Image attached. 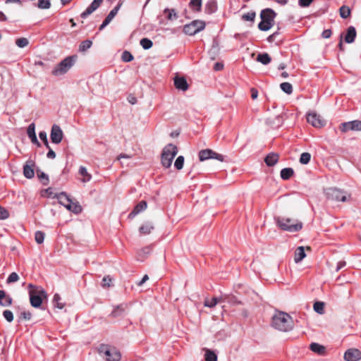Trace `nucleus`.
<instances>
[{
    "label": "nucleus",
    "instance_id": "1",
    "mask_svg": "<svg viewBox=\"0 0 361 361\" xmlns=\"http://www.w3.org/2000/svg\"><path fill=\"white\" fill-rule=\"evenodd\" d=\"M272 326L281 331H288L293 328V321L291 317L283 312H277L272 317Z\"/></svg>",
    "mask_w": 361,
    "mask_h": 361
},
{
    "label": "nucleus",
    "instance_id": "2",
    "mask_svg": "<svg viewBox=\"0 0 361 361\" xmlns=\"http://www.w3.org/2000/svg\"><path fill=\"white\" fill-rule=\"evenodd\" d=\"M29 297L31 305L37 308L42 305V299L47 297L44 289L41 286H35L30 283L28 285Z\"/></svg>",
    "mask_w": 361,
    "mask_h": 361
},
{
    "label": "nucleus",
    "instance_id": "3",
    "mask_svg": "<svg viewBox=\"0 0 361 361\" xmlns=\"http://www.w3.org/2000/svg\"><path fill=\"white\" fill-rule=\"evenodd\" d=\"M278 226L283 231L288 232H297L302 229V224L297 219L286 217H277L275 219Z\"/></svg>",
    "mask_w": 361,
    "mask_h": 361
},
{
    "label": "nucleus",
    "instance_id": "4",
    "mask_svg": "<svg viewBox=\"0 0 361 361\" xmlns=\"http://www.w3.org/2000/svg\"><path fill=\"white\" fill-rule=\"evenodd\" d=\"M98 352L106 361H119L121 357L118 350L107 345H101Z\"/></svg>",
    "mask_w": 361,
    "mask_h": 361
},
{
    "label": "nucleus",
    "instance_id": "5",
    "mask_svg": "<svg viewBox=\"0 0 361 361\" xmlns=\"http://www.w3.org/2000/svg\"><path fill=\"white\" fill-rule=\"evenodd\" d=\"M178 153V148L173 144L167 145L162 151L161 164L165 168H169L175 156Z\"/></svg>",
    "mask_w": 361,
    "mask_h": 361
},
{
    "label": "nucleus",
    "instance_id": "6",
    "mask_svg": "<svg viewBox=\"0 0 361 361\" xmlns=\"http://www.w3.org/2000/svg\"><path fill=\"white\" fill-rule=\"evenodd\" d=\"M75 59L73 56H68L57 64L52 70V74L55 76L63 75L66 73L74 65Z\"/></svg>",
    "mask_w": 361,
    "mask_h": 361
},
{
    "label": "nucleus",
    "instance_id": "7",
    "mask_svg": "<svg viewBox=\"0 0 361 361\" xmlns=\"http://www.w3.org/2000/svg\"><path fill=\"white\" fill-rule=\"evenodd\" d=\"M205 27V23L202 20H193L183 27V32L188 35H194L203 30Z\"/></svg>",
    "mask_w": 361,
    "mask_h": 361
},
{
    "label": "nucleus",
    "instance_id": "8",
    "mask_svg": "<svg viewBox=\"0 0 361 361\" xmlns=\"http://www.w3.org/2000/svg\"><path fill=\"white\" fill-rule=\"evenodd\" d=\"M326 195L329 200L335 201L345 202L348 196L342 190L337 188H328L326 190Z\"/></svg>",
    "mask_w": 361,
    "mask_h": 361
},
{
    "label": "nucleus",
    "instance_id": "9",
    "mask_svg": "<svg viewBox=\"0 0 361 361\" xmlns=\"http://www.w3.org/2000/svg\"><path fill=\"white\" fill-rule=\"evenodd\" d=\"M199 159L201 161H205L209 159H214L220 161H224V156L218 154L212 149H202L199 152Z\"/></svg>",
    "mask_w": 361,
    "mask_h": 361
},
{
    "label": "nucleus",
    "instance_id": "10",
    "mask_svg": "<svg viewBox=\"0 0 361 361\" xmlns=\"http://www.w3.org/2000/svg\"><path fill=\"white\" fill-rule=\"evenodd\" d=\"M340 130L343 133L349 130L360 131L361 130V121L355 120L352 121L342 123L340 126Z\"/></svg>",
    "mask_w": 361,
    "mask_h": 361
},
{
    "label": "nucleus",
    "instance_id": "11",
    "mask_svg": "<svg viewBox=\"0 0 361 361\" xmlns=\"http://www.w3.org/2000/svg\"><path fill=\"white\" fill-rule=\"evenodd\" d=\"M50 137L51 142L54 144H59L63 137V133L61 127L56 124H54L51 129Z\"/></svg>",
    "mask_w": 361,
    "mask_h": 361
},
{
    "label": "nucleus",
    "instance_id": "12",
    "mask_svg": "<svg viewBox=\"0 0 361 361\" xmlns=\"http://www.w3.org/2000/svg\"><path fill=\"white\" fill-rule=\"evenodd\" d=\"M345 361H358L361 360V351L357 348H350L344 353Z\"/></svg>",
    "mask_w": 361,
    "mask_h": 361
},
{
    "label": "nucleus",
    "instance_id": "13",
    "mask_svg": "<svg viewBox=\"0 0 361 361\" xmlns=\"http://www.w3.org/2000/svg\"><path fill=\"white\" fill-rule=\"evenodd\" d=\"M307 120L309 123L316 128H320L324 125V121L316 113H309L307 116Z\"/></svg>",
    "mask_w": 361,
    "mask_h": 361
},
{
    "label": "nucleus",
    "instance_id": "14",
    "mask_svg": "<svg viewBox=\"0 0 361 361\" xmlns=\"http://www.w3.org/2000/svg\"><path fill=\"white\" fill-rule=\"evenodd\" d=\"M35 161L32 159H29L26 161L23 166V174L27 178H32L35 176L34 167Z\"/></svg>",
    "mask_w": 361,
    "mask_h": 361
},
{
    "label": "nucleus",
    "instance_id": "15",
    "mask_svg": "<svg viewBox=\"0 0 361 361\" xmlns=\"http://www.w3.org/2000/svg\"><path fill=\"white\" fill-rule=\"evenodd\" d=\"M102 1L103 0H94L87 9L81 13V18H86L99 8Z\"/></svg>",
    "mask_w": 361,
    "mask_h": 361
},
{
    "label": "nucleus",
    "instance_id": "16",
    "mask_svg": "<svg viewBox=\"0 0 361 361\" xmlns=\"http://www.w3.org/2000/svg\"><path fill=\"white\" fill-rule=\"evenodd\" d=\"M174 85L176 89L183 92L188 89V84L184 77L176 76L174 78Z\"/></svg>",
    "mask_w": 361,
    "mask_h": 361
},
{
    "label": "nucleus",
    "instance_id": "17",
    "mask_svg": "<svg viewBox=\"0 0 361 361\" xmlns=\"http://www.w3.org/2000/svg\"><path fill=\"white\" fill-rule=\"evenodd\" d=\"M276 13L271 8H266L262 11L260 17L262 20H264L273 24Z\"/></svg>",
    "mask_w": 361,
    "mask_h": 361
},
{
    "label": "nucleus",
    "instance_id": "18",
    "mask_svg": "<svg viewBox=\"0 0 361 361\" xmlns=\"http://www.w3.org/2000/svg\"><path fill=\"white\" fill-rule=\"evenodd\" d=\"M147 208V202L145 201H140L133 209L129 214L130 217H134L141 212L145 210Z\"/></svg>",
    "mask_w": 361,
    "mask_h": 361
},
{
    "label": "nucleus",
    "instance_id": "19",
    "mask_svg": "<svg viewBox=\"0 0 361 361\" xmlns=\"http://www.w3.org/2000/svg\"><path fill=\"white\" fill-rule=\"evenodd\" d=\"M356 37V30L353 26H350L347 30V33L345 37V41L347 43H352L354 42Z\"/></svg>",
    "mask_w": 361,
    "mask_h": 361
},
{
    "label": "nucleus",
    "instance_id": "20",
    "mask_svg": "<svg viewBox=\"0 0 361 361\" xmlns=\"http://www.w3.org/2000/svg\"><path fill=\"white\" fill-rule=\"evenodd\" d=\"M306 257V254L305 252V249L302 246L298 247L295 252V257L294 261L295 263L300 262L305 257Z\"/></svg>",
    "mask_w": 361,
    "mask_h": 361
},
{
    "label": "nucleus",
    "instance_id": "21",
    "mask_svg": "<svg viewBox=\"0 0 361 361\" xmlns=\"http://www.w3.org/2000/svg\"><path fill=\"white\" fill-rule=\"evenodd\" d=\"M279 160V155L275 153H270L269 154L264 161L267 166H273L275 165Z\"/></svg>",
    "mask_w": 361,
    "mask_h": 361
},
{
    "label": "nucleus",
    "instance_id": "22",
    "mask_svg": "<svg viewBox=\"0 0 361 361\" xmlns=\"http://www.w3.org/2000/svg\"><path fill=\"white\" fill-rule=\"evenodd\" d=\"M12 302V298L10 296L6 295L4 290H0V305L1 306H9Z\"/></svg>",
    "mask_w": 361,
    "mask_h": 361
},
{
    "label": "nucleus",
    "instance_id": "23",
    "mask_svg": "<svg viewBox=\"0 0 361 361\" xmlns=\"http://www.w3.org/2000/svg\"><path fill=\"white\" fill-rule=\"evenodd\" d=\"M224 302L222 298H206L204 302V305L208 307H214L218 302Z\"/></svg>",
    "mask_w": 361,
    "mask_h": 361
},
{
    "label": "nucleus",
    "instance_id": "24",
    "mask_svg": "<svg viewBox=\"0 0 361 361\" xmlns=\"http://www.w3.org/2000/svg\"><path fill=\"white\" fill-rule=\"evenodd\" d=\"M66 208L75 214H79L82 211L81 206L78 202H74L72 200L68 203Z\"/></svg>",
    "mask_w": 361,
    "mask_h": 361
},
{
    "label": "nucleus",
    "instance_id": "25",
    "mask_svg": "<svg viewBox=\"0 0 361 361\" xmlns=\"http://www.w3.org/2000/svg\"><path fill=\"white\" fill-rule=\"evenodd\" d=\"M256 60L263 65H267L271 62V59L267 53H262L257 55Z\"/></svg>",
    "mask_w": 361,
    "mask_h": 361
},
{
    "label": "nucleus",
    "instance_id": "26",
    "mask_svg": "<svg viewBox=\"0 0 361 361\" xmlns=\"http://www.w3.org/2000/svg\"><path fill=\"white\" fill-rule=\"evenodd\" d=\"M126 307H127V305L125 304H121V305L116 306V307H114V310L112 311L111 315L114 317H117L121 316L123 314V312H125Z\"/></svg>",
    "mask_w": 361,
    "mask_h": 361
},
{
    "label": "nucleus",
    "instance_id": "27",
    "mask_svg": "<svg viewBox=\"0 0 361 361\" xmlns=\"http://www.w3.org/2000/svg\"><path fill=\"white\" fill-rule=\"evenodd\" d=\"M59 202L63 205L65 207L68 206V203L71 201V200L69 198V197L67 195L65 192H61L57 196Z\"/></svg>",
    "mask_w": 361,
    "mask_h": 361
},
{
    "label": "nucleus",
    "instance_id": "28",
    "mask_svg": "<svg viewBox=\"0 0 361 361\" xmlns=\"http://www.w3.org/2000/svg\"><path fill=\"white\" fill-rule=\"evenodd\" d=\"M164 13L166 15L168 20L172 21L178 18V14L174 9L165 8Z\"/></svg>",
    "mask_w": 361,
    "mask_h": 361
},
{
    "label": "nucleus",
    "instance_id": "29",
    "mask_svg": "<svg viewBox=\"0 0 361 361\" xmlns=\"http://www.w3.org/2000/svg\"><path fill=\"white\" fill-rule=\"evenodd\" d=\"M79 173L82 176H83V178L82 179V181L84 182V183L89 182L91 180V178H92L91 174H90L87 172V169L85 166H80V169H79Z\"/></svg>",
    "mask_w": 361,
    "mask_h": 361
},
{
    "label": "nucleus",
    "instance_id": "30",
    "mask_svg": "<svg viewBox=\"0 0 361 361\" xmlns=\"http://www.w3.org/2000/svg\"><path fill=\"white\" fill-rule=\"evenodd\" d=\"M294 173L293 169L284 168L281 171V178L283 180L289 179Z\"/></svg>",
    "mask_w": 361,
    "mask_h": 361
},
{
    "label": "nucleus",
    "instance_id": "31",
    "mask_svg": "<svg viewBox=\"0 0 361 361\" xmlns=\"http://www.w3.org/2000/svg\"><path fill=\"white\" fill-rule=\"evenodd\" d=\"M310 349L314 353H317L319 355H322L325 352V348L317 343H312L310 345Z\"/></svg>",
    "mask_w": 361,
    "mask_h": 361
},
{
    "label": "nucleus",
    "instance_id": "32",
    "mask_svg": "<svg viewBox=\"0 0 361 361\" xmlns=\"http://www.w3.org/2000/svg\"><path fill=\"white\" fill-rule=\"evenodd\" d=\"M154 229V226L150 223H146L140 226V233L143 235H147L151 233Z\"/></svg>",
    "mask_w": 361,
    "mask_h": 361
},
{
    "label": "nucleus",
    "instance_id": "33",
    "mask_svg": "<svg viewBox=\"0 0 361 361\" xmlns=\"http://www.w3.org/2000/svg\"><path fill=\"white\" fill-rule=\"evenodd\" d=\"M92 45V42L91 40H84L79 45V51L85 52L87 49L91 48Z\"/></svg>",
    "mask_w": 361,
    "mask_h": 361
},
{
    "label": "nucleus",
    "instance_id": "34",
    "mask_svg": "<svg viewBox=\"0 0 361 361\" xmlns=\"http://www.w3.org/2000/svg\"><path fill=\"white\" fill-rule=\"evenodd\" d=\"M204 359H205V361H216L217 355H216V353L214 351H212L209 349H206Z\"/></svg>",
    "mask_w": 361,
    "mask_h": 361
},
{
    "label": "nucleus",
    "instance_id": "35",
    "mask_svg": "<svg viewBox=\"0 0 361 361\" xmlns=\"http://www.w3.org/2000/svg\"><path fill=\"white\" fill-rule=\"evenodd\" d=\"M272 23L264 20H262L258 25V27L262 31H267L272 27Z\"/></svg>",
    "mask_w": 361,
    "mask_h": 361
},
{
    "label": "nucleus",
    "instance_id": "36",
    "mask_svg": "<svg viewBox=\"0 0 361 361\" xmlns=\"http://www.w3.org/2000/svg\"><path fill=\"white\" fill-rule=\"evenodd\" d=\"M140 44L144 49H149L153 45L152 41L148 38L142 39L140 42Z\"/></svg>",
    "mask_w": 361,
    "mask_h": 361
},
{
    "label": "nucleus",
    "instance_id": "37",
    "mask_svg": "<svg viewBox=\"0 0 361 361\" xmlns=\"http://www.w3.org/2000/svg\"><path fill=\"white\" fill-rule=\"evenodd\" d=\"M281 89L286 94H290L293 92L292 85L289 82H282L280 85Z\"/></svg>",
    "mask_w": 361,
    "mask_h": 361
},
{
    "label": "nucleus",
    "instance_id": "38",
    "mask_svg": "<svg viewBox=\"0 0 361 361\" xmlns=\"http://www.w3.org/2000/svg\"><path fill=\"white\" fill-rule=\"evenodd\" d=\"M324 303L323 302H315L313 305L314 310L321 314L324 313Z\"/></svg>",
    "mask_w": 361,
    "mask_h": 361
},
{
    "label": "nucleus",
    "instance_id": "39",
    "mask_svg": "<svg viewBox=\"0 0 361 361\" xmlns=\"http://www.w3.org/2000/svg\"><path fill=\"white\" fill-rule=\"evenodd\" d=\"M45 234L44 232L37 231L35 233V240L37 243L42 244L44 242Z\"/></svg>",
    "mask_w": 361,
    "mask_h": 361
},
{
    "label": "nucleus",
    "instance_id": "40",
    "mask_svg": "<svg viewBox=\"0 0 361 361\" xmlns=\"http://www.w3.org/2000/svg\"><path fill=\"white\" fill-rule=\"evenodd\" d=\"M190 6L193 10L199 11L202 7V0H190Z\"/></svg>",
    "mask_w": 361,
    "mask_h": 361
},
{
    "label": "nucleus",
    "instance_id": "41",
    "mask_svg": "<svg viewBox=\"0 0 361 361\" xmlns=\"http://www.w3.org/2000/svg\"><path fill=\"white\" fill-rule=\"evenodd\" d=\"M311 159V154L308 152H303L301 154L300 157V162L302 164H307L310 162Z\"/></svg>",
    "mask_w": 361,
    "mask_h": 361
},
{
    "label": "nucleus",
    "instance_id": "42",
    "mask_svg": "<svg viewBox=\"0 0 361 361\" xmlns=\"http://www.w3.org/2000/svg\"><path fill=\"white\" fill-rule=\"evenodd\" d=\"M255 16H256L255 12L250 11V12H247V13H244L242 16V19L245 21L253 22L255 20Z\"/></svg>",
    "mask_w": 361,
    "mask_h": 361
},
{
    "label": "nucleus",
    "instance_id": "43",
    "mask_svg": "<svg viewBox=\"0 0 361 361\" xmlns=\"http://www.w3.org/2000/svg\"><path fill=\"white\" fill-rule=\"evenodd\" d=\"M37 6L40 9H48L51 6L50 0H39Z\"/></svg>",
    "mask_w": 361,
    "mask_h": 361
},
{
    "label": "nucleus",
    "instance_id": "44",
    "mask_svg": "<svg viewBox=\"0 0 361 361\" xmlns=\"http://www.w3.org/2000/svg\"><path fill=\"white\" fill-rule=\"evenodd\" d=\"M29 41L27 38L21 37L16 40V44L20 48H24L27 46Z\"/></svg>",
    "mask_w": 361,
    "mask_h": 361
},
{
    "label": "nucleus",
    "instance_id": "45",
    "mask_svg": "<svg viewBox=\"0 0 361 361\" xmlns=\"http://www.w3.org/2000/svg\"><path fill=\"white\" fill-rule=\"evenodd\" d=\"M350 14V10L348 6H343L340 8V15L343 18H347Z\"/></svg>",
    "mask_w": 361,
    "mask_h": 361
},
{
    "label": "nucleus",
    "instance_id": "46",
    "mask_svg": "<svg viewBox=\"0 0 361 361\" xmlns=\"http://www.w3.org/2000/svg\"><path fill=\"white\" fill-rule=\"evenodd\" d=\"M61 298L59 294L56 293L54 295L53 301L56 304L55 306L60 310L63 309L64 306L63 303L61 302Z\"/></svg>",
    "mask_w": 361,
    "mask_h": 361
},
{
    "label": "nucleus",
    "instance_id": "47",
    "mask_svg": "<svg viewBox=\"0 0 361 361\" xmlns=\"http://www.w3.org/2000/svg\"><path fill=\"white\" fill-rule=\"evenodd\" d=\"M183 164H184V157L183 156L178 157L176 160L175 161L174 166L178 170H180L183 169Z\"/></svg>",
    "mask_w": 361,
    "mask_h": 361
},
{
    "label": "nucleus",
    "instance_id": "48",
    "mask_svg": "<svg viewBox=\"0 0 361 361\" xmlns=\"http://www.w3.org/2000/svg\"><path fill=\"white\" fill-rule=\"evenodd\" d=\"M39 137L40 140L44 142L45 147L47 148H49V144L47 139V135L45 131H40L39 133Z\"/></svg>",
    "mask_w": 361,
    "mask_h": 361
},
{
    "label": "nucleus",
    "instance_id": "49",
    "mask_svg": "<svg viewBox=\"0 0 361 361\" xmlns=\"http://www.w3.org/2000/svg\"><path fill=\"white\" fill-rule=\"evenodd\" d=\"M120 7H121V4H118V6H116L115 8H114L108 14V16H106V18H108L109 20H112L114 19V18L116 16V15L117 14V13L118 12L119 9H120Z\"/></svg>",
    "mask_w": 361,
    "mask_h": 361
},
{
    "label": "nucleus",
    "instance_id": "50",
    "mask_svg": "<svg viewBox=\"0 0 361 361\" xmlns=\"http://www.w3.org/2000/svg\"><path fill=\"white\" fill-rule=\"evenodd\" d=\"M3 316L8 322H11L13 320V314L11 310H4Z\"/></svg>",
    "mask_w": 361,
    "mask_h": 361
},
{
    "label": "nucleus",
    "instance_id": "51",
    "mask_svg": "<svg viewBox=\"0 0 361 361\" xmlns=\"http://www.w3.org/2000/svg\"><path fill=\"white\" fill-rule=\"evenodd\" d=\"M19 276L16 272H12L8 277L6 281L8 283H14L18 281Z\"/></svg>",
    "mask_w": 361,
    "mask_h": 361
},
{
    "label": "nucleus",
    "instance_id": "52",
    "mask_svg": "<svg viewBox=\"0 0 361 361\" xmlns=\"http://www.w3.org/2000/svg\"><path fill=\"white\" fill-rule=\"evenodd\" d=\"M27 136L30 137L35 134V125L34 123H30L27 129Z\"/></svg>",
    "mask_w": 361,
    "mask_h": 361
},
{
    "label": "nucleus",
    "instance_id": "53",
    "mask_svg": "<svg viewBox=\"0 0 361 361\" xmlns=\"http://www.w3.org/2000/svg\"><path fill=\"white\" fill-rule=\"evenodd\" d=\"M9 217V212L7 209L0 206V219L4 220Z\"/></svg>",
    "mask_w": 361,
    "mask_h": 361
},
{
    "label": "nucleus",
    "instance_id": "54",
    "mask_svg": "<svg viewBox=\"0 0 361 361\" xmlns=\"http://www.w3.org/2000/svg\"><path fill=\"white\" fill-rule=\"evenodd\" d=\"M122 59L123 61L129 62L133 59V56L129 51H125L122 54Z\"/></svg>",
    "mask_w": 361,
    "mask_h": 361
},
{
    "label": "nucleus",
    "instance_id": "55",
    "mask_svg": "<svg viewBox=\"0 0 361 361\" xmlns=\"http://www.w3.org/2000/svg\"><path fill=\"white\" fill-rule=\"evenodd\" d=\"M111 278L109 276H106L102 279V286L103 287H109L111 286Z\"/></svg>",
    "mask_w": 361,
    "mask_h": 361
},
{
    "label": "nucleus",
    "instance_id": "56",
    "mask_svg": "<svg viewBox=\"0 0 361 361\" xmlns=\"http://www.w3.org/2000/svg\"><path fill=\"white\" fill-rule=\"evenodd\" d=\"M313 0H299L298 4L301 7H307L309 6Z\"/></svg>",
    "mask_w": 361,
    "mask_h": 361
},
{
    "label": "nucleus",
    "instance_id": "57",
    "mask_svg": "<svg viewBox=\"0 0 361 361\" xmlns=\"http://www.w3.org/2000/svg\"><path fill=\"white\" fill-rule=\"evenodd\" d=\"M32 317V314L30 312L24 311L20 313V318L25 319V320H30Z\"/></svg>",
    "mask_w": 361,
    "mask_h": 361
},
{
    "label": "nucleus",
    "instance_id": "58",
    "mask_svg": "<svg viewBox=\"0 0 361 361\" xmlns=\"http://www.w3.org/2000/svg\"><path fill=\"white\" fill-rule=\"evenodd\" d=\"M331 35V30H325L322 32V36L323 38L328 39Z\"/></svg>",
    "mask_w": 361,
    "mask_h": 361
},
{
    "label": "nucleus",
    "instance_id": "59",
    "mask_svg": "<svg viewBox=\"0 0 361 361\" xmlns=\"http://www.w3.org/2000/svg\"><path fill=\"white\" fill-rule=\"evenodd\" d=\"M29 138L30 139L32 143H33L34 145H36L37 147L41 146L39 142L37 140L36 135H34L30 137Z\"/></svg>",
    "mask_w": 361,
    "mask_h": 361
},
{
    "label": "nucleus",
    "instance_id": "60",
    "mask_svg": "<svg viewBox=\"0 0 361 361\" xmlns=\"http://www.w3.org/2000/svg\"><path fill=\"white\" fill-rule=\"evenodd\" d=\"M48 149H49V152L47 154V158L52 159H54L56 157V153L51 149L50 147Z\"/></svg>",
    "mask_w": 361,
    "mask_h": 361
},
{
    "label": "nucleus",
    "instance_id": "61",
    "mask_svg": "<svg viewBox=\"0 0 361 361\" xmlns=\"http://www.w3.org/2000/svg\"><path fill=\"white\" fill-rule=\"evenodd\" d=\"M345 264H346V263H345V261H340L337 264V266H336V271H338L340 269L343 268L345 266Z\"/></svg>",
    "mask_w": 361,
    "mask_h": 361
},
{
    "label": "nucleus",
    "instance_id": "62",
    "mask_svg": "<svg viewBox=\"0 0 361 361\" xmlns=\"http://www.w3.org/2000/svg\"><path fill=\"white\" fill-rule=\"evenodd\" d=\"M251 97L252 99H255L257 98L258 96V91L255 88L251 89Z\"/></svg>",
    "mask_w": 361,
    "mask_h": 361
},
{
    "label": "nucleus",
    "instance_id": "63",
    "mask_svg": "<svg viewBox=\"0 0 361 361\" xmlns=\"http://www.w3.org/2000/svg\"><path fill=\"white\" fill-rule=\"evenodd\" d=\"M38 176H39V178L40 179H44L46 180V183H44V184H47V182L49 180V178H48V176L46 173L42 172L40 174L38 173Z\"/></svg>",
    "mask_w": 361,
    "mask_h": 361
},
{
    "label": "nucleus",
    "instance_id": "64",
    "mask_svg": "<svg viewBox=\"0 0 361 361\" xmlns=\"http://www.w3.org/2000/svg\"><path fill=\"white\" fill-rule=\"evenodd\" d=\"M148 279H149L148 276H147V275H145V276L142 277V280L137 283V285L138 286H142V284H143L144 283H145V281H147Z\"/></svg>",
    "mask_w": 361,
    "mask_h": 361
}]
</instances>
